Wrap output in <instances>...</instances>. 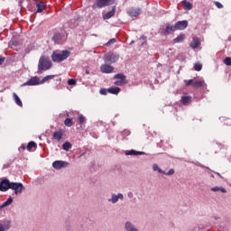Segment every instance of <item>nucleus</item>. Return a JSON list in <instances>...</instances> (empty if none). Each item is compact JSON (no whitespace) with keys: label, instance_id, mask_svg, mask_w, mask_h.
<instances>
[{"label":"nucleus","instance_id":"de8ad7c7","mask_svg":"<svg viewBox=\"0 0 231 231\" xmlns=\"http://www.w3.org/2000/svg\"><path fill=\"white\" fill-rule=\"evenodd\" d=\"M87 75H89V70H86Z\"/></svg>","mask_w":231,"mask_h":231},{"label":"nucleus","instance_id":"09e8293b","mask_svg":"<svg viewBox=\"0 0 231 231\" xmlns=\"http://www.w3.org/2000/svg\"><path fill=\"white\" fill-rule=\"evenodd\" d=\"M127 134H129V131H126Z\"/></svg>","mask_w":231,"mask_h":231},{"label":"nucleus","instance_id":"b1692460","mask_svg":"<svg viewBox=\"0 0 231 231\" xmlns=\"http://www.w3.org/2000/svg\"><path fill=\"white\" fill-rule=\"evenodd\" d=\"M37 147V143L31 141L27 144V151H32V149H35Z\"/></svg>","mask_w":231,"mask_h":231},{"label":"nucleus","instance_id":"f03ea898","mask_svg":"<svg viewBox=\"0 0 231 231\" xmlns=\"http://www.w3.org/2000/svg\"><path fill=\"white\" fill-rule=\"evenodd\" d=\"M52 66L51 60L46 56H41L38 63V73H42V71H48Z\"/></svg>","mask_w":231,"mask_h":231},{"label":"nucleus","instance_id":"f257e3e1","mask_svg":"<svg viewBox=\"0 0 231 231\" xmlns=\"http://www.w3.org/2000/svg\"><path fill=\"white\" fill-rule=\"evenodd\" d=\"M14 190V194H22L24 190V186L21 182H10L8 179H4L0 181V192H6V190Z\"/></svg>","mask_w":231,"mask_h":231},{"label":"nucleus","instance_id":"e433bc0d","mask_svg":"<svg viewBox=\"0 0 231 231\" xmlns=\"http://www.w3.org/2000/svg\"><path fill=\"white\" fill-rule=\"evenodd\" d=\"M109 201H112V203H116V201H118V196L117 195H113L112 199H109Z\"/></svg>","mask_w":231,"mask_h":231},{"label":"nucleus","instance_id":"4be33fe9","mask_svg":"<svg viewBox=\"0 0 231 231\" xmlns=\"http://www.w3.org/2000/svg\"><path fill=\"white\" fill-rule=\"evenodd\" d=\"M10 229V222H5L0 224V231H7Z\"/></svg>","mask_w":231,"mask_h":231},{"label":"nucleus","instance_id":"72a5a7b5","mask_svg":"<svg viewBox=\"0 0 231 231\" xmlns=\"http://www.w3.org/2000/svg\"><path fill=\"white\" fill-rule=\"evenodd\" d=\"M194 69L195 71H201V69H203V65L200 63H195Z\"/></svg>","mask_w":231,"mask_h":231},{"label":"nucleus","instance_id":"49530a36","mask_svg":"<svg viewBox=\"0 0 231 231\" xmlns=\"http://www.w3.org/2000/svg\"><path fill=\"white\" fill-rule=\"evenodd\" d=\"M20 149H23V151H25L27 149V146L24 144H22Z\"/></svg>","mask_w":231,"mask_h":231},{"label":"nucleus","instance_id":"c756f323","mask_svg":"<svg viewBox=\"0 0 231 231\" xmlns=\"http://www.w3.org/2000/svg\"><path fill=\"white\" fill-rule=\"evenodd\" d=\"M60 39H62V35L60 34V32L54 34V36L52 37V41H54V42H59Z\"/></svg>","mask_w":231,"mask_h":231},{"label":"nucleus","instance_id":"473e14b6","mask_svg":"<svg viewBox=\"0 0 231 231\" xmlns=\"http://www.w3.org/2000/svg\"><path fill=\"white\" fill-rule=\"evenodd\" d=\"M185 36L180 34L174 39V42H183Z\"/></svg>","mask_w":231,"mask_h":231},{"label":"nucleus","instance_id":"0eeeda50","mask_svg":"<svg viewBox=\"0 0 231 231\" xmlns=\"http://www.w3.org/2000/svg\"><path fill=\"white\" fill-rule=\"evenodd\" d=\"M111 3H115V0H97L96 6L97 8H104L105 6H109Z\"/></svg>","mask_w":231,"mask_h":231},{"label":"nucleus","instance_id":"412c9836","mask_svg":"<svg viewBox=\"0 0 231 231\" xmlns=\"http://www.w3.org/2000/svg\"><path fill=\"white\" fill-rule=\"evenodd\" d=\"M13 97L14 98L15 104L18 105L20 107H23V101H21V98L19 97V96H17V94L14 93Z\"/></svg>","mask_w":231,"mask_h":231},{"label":"nucleus","instance_id":"58836bf2","mask_svg":"<svg viewBox=\"0 0 231 231\" xmlns=\"http://www.w3.org/2000/svg\"><path fill=\"white\" fill-rule=\"evenodd\" d=\"M115 42H116V39H111L110 41L107 42V43L106 44V46H111V44H115Z\"/></svg>","mask_w":231,"mask_h":231},{"label":"nucleus","instance_id":"7ed1b4c3","mask_svg":"<svg viewBox=\"0 0 231 231\" xmlns=\"http://www.w3.org/2000/svg\"><path fill=\"white\" fill-rule=\"evenodd\" d=\"M71 55L69 51H62L61 52H53L51 54V60L53 62H62V60H66L68 57Z\"/></svg>","mask_w":231,"mask_h":231},{"label":"nucleus","instance_id":"79ce46f5","mask_svg":"<svg viewBox=\"0 0 231 231\" xmlns=\"http://www.w3.org/2000/svg\"><path fill=\"white\" fill-rule=\"evenodd\" d=\"M125 81H122V80H117L116 81L114 84L115 86H122L124 84Z\"/></svg>","mask_w":231,"mask_h":231},{"label":"nucleus","instance_id":"ea45409f","mask_svg":"<svg viewBox=\"0 0 231 231\" xmlns=\"http://www.w3.org/2000/svg\"><path fill=\"white\" fill-rule=\"evenodd\" d=\"M99 93H100V95H107V89H106V88H101V89L99 90Z\"/></svg>","mask_w":231,"mask_h":231},{"label":"nucleus","instance_id":"f3484780","mask_svg":"<svg viewBox=\"0 0 231 231\" xmlns=\"http://www.w3.org/2000/svg\"><path fill=\"white\" fill-rule=\"evenodd\" d=\"M129 16L130 17H138V14H140V8H134V7H132L130 10H129Z\"/></svg>","mask_w":231,"mask_h":231},{"label":"nucleus","instance_id":"423d86ee","mask_svg":"<svg viewBox=\"0 0 231 231\" xmlns=\"http://www.w3.org/2000/svg\"><path fill=\"white\" fill-rule=\"evenodd\" d=\"M153 171H157L160 174H165V176H172L174 174V169H171L168 172H165L162 168L158 167V164H153Z\"/></svg>","mask_w":231,"mask_h":231},{"label":"nucleus","instance_id":"9b49d317","mask_svg":"<svg viewBox=\"0 0 231 231\" xmlns=\"http://www.w3.org/2000/svg\"><path fill=\"white\" fill-rule=\"evenodd\" d=\"M36 8L38 14H42L46 10V4L42 1L36 2Z\"/></svg>","mask_w":231,"mask_h":231},{"label":"nucleus","instance_id":"4468645a","mask_svg":"<svg viewBox=\"0 0 231 231\" xmlns=\"http://www.w3.org/2000/svg\"><path fill=\"white\" fill-rule=\"evenodd\" d=\"M126 156H142L143 154H145L143 152H138L136 150H131L125 152Z\"/></svg>","mask_w":231,"mask_h":231},{"label":"nucleus","instance_id":"5701e85b","mask_svg":"<svg viewBox=\"0 0 231 231\" xmlns=\"http://www.w3.org/2000/svg\"><path fill=\"white\" fill-rule=\"evenodd\" d=\"M203 86H205V81H203V80L195 81L192 84V87L196 88L197 89H198V88H203Z\"/></svg>","mask_w":231,"mask_h":231},{"label":"nucleus","instance_id":"6ab92c4d","mask_svg":"<svg viewBox=\"0 0 231 231\" xmlns=\"http://www.w3.org/2000/svg\"><path fill=\"white\" fill-rule=\"evenodd\" d=\"M198 46H199V38L195 37V38H193V41L190 43V48H192L193 50H196V48H198Z\"/></svg>","mask_w":231,"mask_h":231},{"label":"nucleus","instance_id":"37998d69","mask_svg":"<svg viewBox=\"0 0 231 231\" xmlns=\"http://www.w3.org/2000/svg\"><path fill=\"white\" fill-rule=\"evenodd\" d=\"M215 5L217 6V8H223L222 4L219 2H215Z\"/></svg>","mask_w":231,"mask_h":231},{"label":"nucleus","instance_id":"ddd939ff","mask_svg":"<svg viewBox=\"0 0 231 231\" xmlns=\"http://www.w3.org/2000/svg\"><path fill=\"white\" fill-rule=\"evenodd\" d=\"M172 32H177L175 25L168 24L165 30L163 31V35H171Z\"/></svg>","mask_w":231,"mask_h":231},{"label":"nucleus","instance_id":"4c0bfd02","mask_svg":"<svg viewBox=\"0 0 231 231\" xmlns=\"http://www.w3.org/2000/svg\"><path fill=\"white\" fill-rule=\"evenodd\" d=\"M186 86H192L194 84V79L185 80Z\"/></svg>","mask_w":231,"mask_h":231},{"label":"nucleus","instance_id":"2eb2a0df","mask_svg":"<svg viewBox=\"0 0 231 231\" xmlns=\"http://www.w3.org/2000/svg\"><path fill=\"white\" fill-rule=\"evenodd\" d=\"M116 12V7H113L110 12H107L103 15L104 20L111 19V17H115V14Z\"/></svg>","mask_w":231,"mask_h":231},{"label":"nucleus","instance_id":"c85d7f7f","mask_svg":"<svg viewBox=\"0 0 231 231\" xmlns=\"http://www.w3.org/2000/svg\"><path fill=\"white\" fill-rule=\"evenodd\" d=\"M13 202H14V199L10 197L5 202L2 204V208H5V207H8V205H12Z\"/></svg>","mask_w":231,"mask_h":231},{"label":"nucleus","instance_id":"393cba45","mask_svg":"<svg viewBox=\"0 0 231 231\" xmlns=\"http://www.w3.org/2000/svg\"><path fill=\"white\" fill-rule=\"evenodd\" d=\"M211 190H212V192H219V190H220V192H222L223 194H226V189H225L223 187H221V188L214 187V188H211Z\"/></svg>","mask_w":231,"mask_h":231},{"label":"nucleus","instance_id":"f704fd0d","mask_svg":"<svg viewBox=\"0 0 231 231\" xmlns=\"http://www.w3.org/2000/svg\"><path fill=\"white\" fill-rule=\"evenodd\" d=\"M224 64H226V66H231V58L230 57H226L224 60Z\"/></svg>","mask_w":231,"mask_h":231},{"label":"nucleus","instance_id":"a211bd4d","mask_svg":"<svg viewBox=\"0 0 231 231\" xmlns=\"http://www.w3.org/2000/svg\"><path fill=\"white\" fill-rule=\"evenodd\" d=\"M121 89L118 87H111L107 88V93H110L111 95H118L120 93Z\"/></svg>","mask_w":231,"mask_h":231},{"label":"nucleus","instance_id":"a19ab883","mask_svg":"<svg viewBox=\"0 0 231 231\" xmlns=\"http://www.w3.org/2000/svg\"><path fill=\"white\" fill-rule=\"evenodd\" d=\"M54 76H46L45 78H43L42 82H46L48 80H50L51 79H53Z\"/></svg>","mask_w":231,"mask_h":231},{"label":"nucleus","instance_id":"f8f14e48","mask_svg":"<svg viewBox=\"0 0 231 231\" xmlns=\"http://www.w3.org/2000/svg\"><path fill=\"white\" fill-rule=\"evenodd\" d=\"M52 167L54 169H62V167H68V162H64V161H55L52 163Z\"/></svg>","mask_w":231,"mask_h":231},{"label":"nucleus","instance_id":"2f4dec72","mask_svg":"<svg viewBox=\"0 0 231 231\" xmlns=\"http://www.w3.org/2000/svg\"><path fill=\"white\" fill-rule=\"evenodd\" d=\"M78 122H79V124L80 125V126L82 127V125H83V124H86V117H84V116L80 115V116L78 117Z\"/></svg>","mask_w":231,"mask_h":231},{"label":"nucleus","instance_id":"20e7f679","mask_svg":"<svg viewBox=\"0 0 231 231\" xmlns=\"http://www.w3.org/2000/svg\"><path fill=\"white\" fill-rule=\"evenodd\" d=\"M119 59H120V56L113 52H109L105 55L104 60L105 62H106V64H114V62H117Z\"/></svg>","mask_w":231,"mask_h":231},{"label":"nucleus","instance_id":"cd10ccee","mask_svg":"<svg viewBox=\"0 0 231 231\" xmlns=\"http://www.w3.org/2000/svg\"><path fill=\"white\" fill-rule=\"evenodd\" d=\"M64 125H66V127H73V119L71 118L65 119Z\"/></svg>","mask_w":231,"mask_h":231},{"label":"nucleus","instance_id":"39448f33","mask_svg":"<svg viewBox=\"0 0 231 231\" xmlns=\"http://www.w3.org/2000/svg\"><path fill=\"white\" fill-rule=\"evenodd\" d=\"M39 84H42V82L40 81L39 77L34 76L23 83V86H39Z\"/></svg>","mask_w":231,"mask_h":231},{"label":"nucleus","instance_id":"9d476101","mask_svg":"<svg viewBox=\"0 0 231 231\" xmlns=\"http://www.w3.org/2000/svg\"><path fill=\"white\" fill-rule=\"evenodd\" d=\"M62 136H64V130L62 129L55 131L52 134L53 140H56L57 142H60V140H62Z\"/></svg>","mask_w":231,"mask_h":231},{"label":"nucleus","instance_id":"6e6552de","mask_svg":"<svg viewBox=\"0 0 231 231\" xmlns=\"http://www.w3.org/2000/svg\"><path fill=\"white\" fill-rule=\"evenodd\" d=\"M175 30L178 32V30H185L187 26H189V22L187 20L179 21L175 24Z\"/></svg>","mask_w":231,"mask_h":231},{"label":"nucleus","instance_id":"7c9ffc66","mask_svg":"<svg viewBox=\"0 0 231 231\" xmlns=\"http://www.w3.org/2000/svg\"><path fill=\"white\" fill-rule=\"evenodd\" d=\"M114 79H117V80H122L123 82H125V75H124V74H116L114 76Z\"/></svg>","mask_w":231,"mask_h":231},{"label":"nucleus","instance_id":"aec40b11","mask_svg":"<svg viewBox=\"0 0 231 231\" xmlns=\"http://www.w3.org/2000/svg\"><path fill=\"white\" fill-rule=\"evenodd\" d=\"M184 10H192L193 5L190 2L183 0L182 1Z\"/></svg>","mask_w":231,"mask_h":231},{"label":"nucleus","instance_id":"a878e982","mask_svg":"<svg viewBox=\"0 0 231 231\" xmlns=\"http://www.w3.org/2000/svg\"><path fill=\"white\" fill-rule=\"evenodd\" d=\"M125 229L127 231H138V229L134 228V226H133V224H131V222H127L125 224Z\"/></svg>","mask_w":231,"mask_h":231},{"label":"nucleus","instance_id":"c9c22d12","mask_svg":"<svg viewBox=\"0 0 231 231\" xmlns=\"http://www.w3.org/2000/svg\"><path fill=\"white\" fill-rule=\"evenodd\" d=\"M68 84L69 86H75V84H77V80L70 79L68 80Z\"/></svg>","mask_w":231,"mask_h":231},{"label":"nucleus","instance_id":"c03bdc74","mask_svg":"<svg viewBox=\"0 0 231 231\" xmlns=\"http://www.w3.org/2000/svg\"><path fill=\"white\" fill-rule=\"evenodd\" d=\"M117 199H124V195L122 193H119L117 195Z\"/></svg>","mask_w":231,"mask_h":231},{"label":"nucleus","instance_id":"1a4fd4ad","mask_svg":"<svg viewBox=\"0 0 231 231\" xmlns=\"http://www.w3.org/2000/svg\"><path fill=\"white\" fill-rule=\"evenodd\" d=\"M115 68L108 64H103L100 66V70L102 73H113Z\"/></svg>","mask_w":231,"mask_h":231},{"label":"nucleus","instance_id":"a18cd8bd","mask_svg":"<svg viewBox=\"0 0 231 231\" xmlns=\"http://www.w3.org/2000/svg\"><path fill=\"white\" fill-rule=\"evenodd\" d=\"M3 62H5V57L0 56V66L3 64Z\"/></svg>","mask_w":231,"mask_h":231},{"label":"nucleus","instance_id":"bb28decb","mask_svg":"<svg viewBox=\"0 0 231 231\" xmlns=\"http://www.w3.org/2000/svg\"><path fill=\"white\" fill-rule=\"evenodd\" d=\"M71 147H72V144H71V143H69V142H65L63 144H62V150L63 151H69V149H71Z\"/></svg>","mask_w":231,"mask_h":231},{"label":"nucleus","instance_id":"dca6fc26","mask_svg":"<svg viewBox=\"0 0 231 231\" xmlns=\"http://www.w3.org/2000/svg\"><path fill=\"white\" fill-rule=\"evenodd\" d=\"M180 102H181V104H183V106H189V104H190V102H192V97L182 96L180 98Z\"/></svg>","mask_w":231,"mask_h":231}]
</instances>
